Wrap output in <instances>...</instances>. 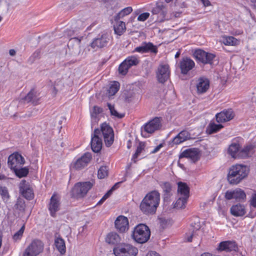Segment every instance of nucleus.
<instances>
[{
	"label": "nucleus",
	"mask_w": 256,
	"mask_h": 256,
	"mask_svg": "<svg viewBox=\"0 0 256 256\" xmlns=\"http://www.w3.org/2000/svg\"><path fill=\"white\" fill-rule=\"evenodd\" d=\"M249 172V168L246 166L236 164L229 170L227 179L231 184H237L246 178Z\"/></svg>",
	"instance_id": "f03ea898"
},
{
	"label": "nucleus",
	"mask_w": 256,
	"mask_h": 256,
	"mask_svg": "<svg viewBox=\"0 0 256 256\" xmlns=\"http://www.w3.org/2000/svg\"><path fill=\"white\" fill-rule=\"evenodd\" d=\"M110 192H108L101 198V200L98 202L97 204H102L110 196Z\"/></svg>",
	"instance_id": "e2e57ef3"
},
{
	"label": "nucleus",
	"mask_w": 256,
	"mask_h": 256,
	"mask_svg": "<svg viewBox=\"0 0 256 256\" xmlns=\"http://www.w3.org/2000/svg\"><path fill=\"white\" fill-rule=\"evenodd\" d=\"M162 126L160 118L156 117L144 125V130L149 134L154 132L160 128Z\"/></svg>",
	"instance_id": "dca6fc26"
},
{
	"label": "nucleus",
	"mask_w": 256,
	"mask_h": 256,
	"mask_svg": "<svg viewBox=\"0 0 256 256\" xmlns=\"http://www.w3.org/2000/svg\"><path fill=\"white\" fill-rule=\"evenodd\" d=\"M100 136V131L98 128L94 130L92 135L91 148L94 152H98L102 148V142Z\"/></svg>",
	"instance_id": "f8f14e48"
},
{
	"label": "nucleus",
	"mask_w": 256,
	"mask_h": 256,
	"mask_svg": "<svg viewBox=\"0 0 256 256\" xmlns=\"http://www.w3.org/2000/svg\"><path fill=\"white\" fill-rule=\"evenodd\" d=\"M144 144L142 142H140L139 145L138 146L134 154L133 155L132 158L134 160L136 158L139 154L142 152V150L144 149Z\"/></svg>",
	"instance_id": "603ef678"
},
{
	"label": "nucleus",
	"mask_w": 256,
	"mask_h": 256,
	"mask_svg": "<svg viewBox=\"0 0 256 256\" xmlns=\"http://www.w3.org/2000/svg\"><path fill=\"white\" fill-rule=\"evenodd\" d=\"M100 134H102L106 146H110L114 142V133L112 128L107 124L103 123L100 126Z\"/></svg>",
	"instance_id": "6e6552de"
},
{
	"label": "nucleus",
	"mask_w": 256,
	"mask_h": 256,
	"mask_svg": "<svg viewBox=\"0 0 256 256\" xmlns=\"http://www.w3.org/2000/svg\"><path fill=\"white\" fill-rule=\"evenodd\" d=\"M120 241V238L118 234L114 232L108 233L106 238V242L112 245L117 244Z\"/></svg>",
	"instance_id": "cd10ccee"
},
{
	"label": "nucleus",
	"mask_w": 256,
	"mask_h": 256,
	"mask_svg": "<svg viewBox=\"0 0 256 256\" xmlns=\"http://www.w3.org/2000/svg\"><path fill=\"white\" fill-rule=\"evenodd\" d=\"M216 252L215 254H214L213 256H224L222 254L220 255L219 253L224 250V241L221 242L218 247L216 249Z\"/></svg>",
	"instance_id": "864d4df0"
},
{
	"label": "nucleus",
	"mask_w": 256,
	"mask_h": 256,
	"mask_svg": "<svg viewBox=\"0 0 256 256\" xmlns=\"http://www.w3.org/2000/svg\"><path fill=\"white\" fill-rule=\"evenodd\" d=\"M250 204L252 206L256 208V191L252 195Z\"/></svg>",
	"instance_id": "69168bd1"
},
{
	"label": "nucleus",
	"mask_w": 256,
	"mask_h": 256,
	"mask_svg": "<svg viewBox=\"0 0 256 256\" xmlns=\"http://www.w3.org/2000/svg\"><path fill=\"white\" fill-rule=\"evenodd\" d=\"M223 127L222 124H216L214 122L211 121L206 128V132L208 134H212L217 132Z\"/></svg>",
	"instance_id": "c756f323"
},
{
	"label": "nucleus",
	"mask_w": 256,
	"mask_h": 256,
	"mask_svg": "<svg viewBox=\"0 0 256 256\" xmlns=\"http://www.w3.org/2000/svg\"><path fill=\"white\" fill-rule=\"evenodd\" d=\"M252 154V146H247L237 154L238 158H246L250 156Z\"/></svg>",
	"instance_id": "bb28decb"
},
{
	"label": "nucleus",
	"mask_w": 256,
	"mask_h": 256,
	"mask_svg": "<svg viewBox=\"0 0 256 256\" xmlns=\"http://www.w3.org/2000/svg\"><path fill=\"white\" fill-rule=\"evenodd\" d=\"M224 200L222 199L218 200V204L219 212L222 214H224V210H222V204Z\"/></svg>",
	"instance_id": "680f3d73"
},
{
	"label": "nucleus",
	"mask_w": 256,
	"mask_h": 256,
	"mask_svg": "<svg viewBox=\"0 0 256 256\" xmlns=\"http://www.w3.org/2000/svg\"><path fill=\"white\" fill-rule=\"evenodd\" d=\"M152 12L153 14H160L162 16L161 11L156 6L152 10Z\"/></svg>",
	"instance_id": "338daca9"
},
{
	"label": "nucleus",
	"mask_w": 256,
	"mask_h": 256,
	"mask_svg": "<svg viewBox=\"0 0 256 256\" xmlns=\"http://www.w3.org/2000/svg\"><path fill=\"white\" fill-rule=\"evenodd\" d=\"M150 236V232L148 227L142 224H139L134 228L132 234L134 240L140 244L146 242Z\"/></svg>",
	"instance_id": "7ed1b4c3"
},
{
	"label": "nucleus",
	"mask_w": 256,
	"mask_h": 256,
	"mask_svg": "<svg viewBox=\"0 0 256 256\" xmlns=\"http://www.w3.org/2000/svg\"><path fill=\"white\" fill-rule=\"evenodd\" d=\"M116 256H136L138 254L137 248L128 244H121L113 249Z\"/></svg>",
	"instance_id": "39448f33"
},
{
	"label": "nucleus",
	"mask_w": 256,
	"mask_h": 256,
	"mask_svg": "<svg viewBox=\"0 0 256 256\" xmlns=\"http://www.w3.org/2000/svg\"><path fill=\"white\" fill-rule=\"evenodd\" d=\"M178 192L180 196L188 198L190 196V188L185 182H182L178 183Z\"/></svg>",
	"instance_id": "a878e982"
},
{
	"label": "nucleus",
	"mask_w": 256,
	"mask_h": 256,
	"mask_svg": "<svg viewBox=\"0 0 256 256\" xmlns=\"http://www.w3.org/2000/svg\"><path fill=\"white\" fill-rule=\"evenodd\" d=\"M210 82L208 79L204 78H200L198 80L196 88L198 92L202 94L206 92L208 89Z\"/></svg>",
	"instance_id": "5701e85b"
},
{
	"label": "nucleus",
	"mask_w": 256,
	"mask_h": 256,
	"mask_svg": "<svg viewBox=\"0 0 256 256\" xmlns=\"http://www.w3.org/2000/svg\"><path fill=\"white\" fill-rule=\"evenodd\" d=\"M200 225L199 223L191 224L189 232L186 233L185 240L188 242H192V240L199 246L202 240V232L200 230Z\"/></svg>",
	"instance_id": "0eeeda50"
},
{
	"label": "nucleus",
	"mask_w": 256,
	"mask_h": 256,
	"mask_svg": "<svg viewBox=\"0 0 256 256\" xmlns=\"http://www.w3.org/2000/svg\"><path fill=\"white\" fill-rule=\"evenodd\" d=\"M132 12V8L131 6L125 8L114 16V20L115 21H118L125 16L130 14Z\"/></svg>",
	"instance_id": "473e14b6"
},
{
	"label": "nucleus",
	"mask_w": 256,
	"mask_h": 256,
	"mask_svg": "<svg viewBox=\"0 0 256 256\" xmlns=\"http://www.w3.org/2000/svg\"><path fill=\"white\" fill-rule=\"evenodd\" d=\"M156 7L161 11L162 18H164L166 14V9L164 2H158L156 4Z\"/></svg>",
	"instance_id": "09e8293b"
},
{
	"label": "nucleus",
	"mask_w": 256,
	"mask_h": 256,
	"mask_svg": "<svg viewBox=\"0 0 256 256\" xmlns=\"http://www.w3.org/2000/svg\"><path fill=\"white\" fill-rule=\"evenodd\" d=\"M178 136L182 137V139L185 141L190 138V134L186 130H182L178 134Z\"/></svg>",
	"instance_id": "4d7b16f0"
},
{
	"label": "nucleus",
	"mask_w": 256,
	"mask_h": 256,
	"mask_svg": "<svg viewBox=\"0 0 256 256\" xmlns=\"http://www.w3.org/2000/svg\"><path fill=\"white\" fill-rule=\"evenodd\" d=\"M160 200V194L158 190H154L149 192L140 202V210L146 215L154 214L159 206Z\"/></svg>",
	"instance_id": "f257e3e1"
},
{
	"label": "nucleus",
	"mask_w": 256,
	"mask_h": 256,
	"mask_svg": "<svg viewBox=\"0 0 256 256\" xmlns=\"http://www.w3.org/2000/svg\"><path fill=\"white\" fill-rule=\"evenodd\" d=\"M25 206V202L22 199L20 198L17 199L16 204L14 205L16 209L22 212L24 210Z\"/></svg>",
	"instance_id": "a18cd8bd"
},
{
	"label": "nucleus",
	"mask_w": 256,
	"mask_h": 256,
	"mask_svg": "<svg viewBox=\"0 0 256 256\" xmlns=\"http://www.w3.org/2000/svg\"><path fill=\"white\" fill-rule=\"evenodd\" d=\"M216 119L218 124H220V123L223 122H224V112H220L218 113L216 115Z\"/></svg>",
	"instance_id": "5fc2aeb1"
},
{
	"label": "nucleus",
	"mask_w": 256,
	"mask_h": 256,
	"mask_svg": "<svg viewBox=\"0 0 256 256\" xmlns=\"http://www.w3.org/2000/svg\"><path fill=\"white\" fill-rule=\"evenodd\" d=\"M225 198L228 200L234 198L238 202H242L246 199V194L242 190L237 188L233 190H228L225 193Z\"/></svg>",
	"instance_id": "ddd939ff"
},
{
	"label": "nucleus",
	"mask_w": 256,
	"mask_h": 256,
	"mask_svg": "<svg viewBox=\"0 0 256 256\" xmlns=\"http://www.w3.org/2000/svg\"><path fill=\"white\" fill-rule=\"evenodd\" d=\"M20 190L22 196L28 200H32L33 198L34 194L32 190L30 188L28 183L25 180H22L20 183Z\"/></svg>",
	"instance_id": "412c9836"
},
{
	"label": "nucleus",
	"mask_w": 256,
	"mask_h": 256,
	"mask_svg": "<svg viewBox=\"0 0 256 256\" xmlns=\"http://www.w3.org/2000/svg\"><path fill=\"white\" fill-rule=\"evenodd\" d=\"M195 58L204 64H212L215 55L207 52L202 50H196L193 54Z\"/></svg>",
	"instance_id": "9d476101"
},
{
	"label": "nucleus",
	"mask_w": 256,
	"mask_h": 256,
	"mask_svg": "<svg viewBox=\"0 0 256 256\" xmlns=\"http://www.w3.org/2000/svg\"><path fill=\"white\" fill-rule=\"evenodd\" d=\"M108 109L110 110V114L114 116L116 118H122L124 116V114H119L115 109L114 106L112 105L110 103H108L107 104Z\"/></svg>",
	"instance_id": "c03bdc74"
},
{
	"label": "nucleus",
	"mask_w": 256,
	"mask_h": 256,
	"mask_svg": "<svg viewBox=\"0 0 256 256\" xmlns=\"http://www.w3.org/2000/svg\"><path fill=\"white\" fill-rule=\"evenodd\" d=\"M240 146L238 144H232L228 150V153L232 156V158H237V154L239 152Z\"/></svg>",
	"instance_id": "e433bc0d"
},
{
	"label": "nucleus",
	"mask_w": 256,
	"mask_h": 256,
	"mask_svg": "<svg viewBox=\"0 0 256 256\" xmlns=\"http://www.w3.org/2000/svg\"><path fill=\"white\" fill-rule=\"evenodd\" d=\"M108 176V169L106 166H101L98 172V178L102 179Z\"/></svg>",
	"instance_id": "79ce46f5"
},
{
	"label": "nucleus",
	"mask_w": 256,
	"mask_h": 256,
	"mask_svg": "<svg viewBox=\"0 0 256 256\" xmlns=\"http://www.w3.org/2000/svg\"><path fill=\"white\" fill-rule=\"evenodd\" d=\"M40 99L39 94L34 90H32L24 98L26 101L28 102H31L34 105L38 104Z\"/></svg>",
	"instance_id": "393cba45"
},
{
	"label": "nucleus",
	"mask_w": 256,
	"mask_h": 256,
	"mask_svg": "<svg viewBox=\"0 0 256 256\" xmlns=\"http://www.w3.org/2000/svg\"><path fill=\"white\" fill-rule=\"evenodd\" d=\"M159 220H160V226L162 228H164L166 226L168 222V220H166V219H165L164 218H160Z\"/></svg>",
	"instance_id": "0e129e2a"
},
{
	"label": "nucleus",
	"mask_w": 256,
	"mask_h": 256,
	"mask_svg": "<svg viewBox=\"0 0 256 256\" xmlns=\"http://www.w3.org/2000/svg\"><path fill=\"white\" fill-rule=\"evenodd\" d=\"M110 41V36L107 32L99 34L90 44L94 49L102 48L107 46Z\"/></svg>",
	"instance_id": "1a4fd4ad"
},
{
	"label": "nucleus",
	"mask_w": 256,
	"mask_h": 256,
	"mask_svg": "<svg viewBox=\"0 0 256 256\" xmlns=\"http://www.w3.org/2000/svg\"><path fill=\"white\" fill-rule=\"evenodd\" d=\"M44 248V242L39 239H34L25 249L22 256H37L43 252Z\"/></svg>",
	"instance_id": "20e7f679"
},
{
	"label": "nucleus",
	"mask_w": 256,
	"mask_h": 256,
	"mask_svg": "<svg viewBox=\"0 0 256 256\" xmlns=\"http://www.w3.org/2000/svg\"><path fill=\"white\" fill-rule=\"evenodd\" d=\"M92 159V155L89 152L85 153L81 158H78L74 164L76 170H80L86 166Z\"/></svg>",
	"instance_id": "aec40b11"
},
{
	"label": "nucleus",
	"mask_w": 256,
	"mask_h": 256,
	"mask_svg": "<svg viewBox=\"0 0 256 256\" xmlns=\"http://www.w3.org/2000/svg\"><path fill=\"white\" fill-rule=\"evenodd\" d=\"M230 212L234 216H242L246 213L244 206L240 204L233 206L230 208Z\"/></svg>",
	"instance_id": "c85d7f7f"
},
{
	"label": "nucleus",
	"mask_w": 256,
	"mask_h": 256,
	"mask_svg": "<svg viewBox=\"0 0 256 256\" xmlns=\"http://www.w3.org/2000/svg\"><path fill=\"white\" fill-rule=\"evenodd\" d=\"M8 165H10L12 168H16V162L15 160V155L14 154H13L10 155L8 158Z\"/></svg>",
	"instance_id": "8fccbe9b"
},
{
	"label": "nucleus",
	"mask_w": 256,
	"mask_h": 256,
	"mask_svg": "<svg viewBox=\"0 0 256 256\" xmlns=\"http://www.w3.org/2000/svg\"><path fill=\"white\" fill-rule=\"evenodd\" d=\"M188 198L180 196L174 204V208L177 209L184 208L186 206Z\"/></svg>",
	"instance_id": "c9c22d12"
},
{
	"label": "nucleus",
	"mask_w": 256,
	"mask_h": 256,
	"mask_svg": "<svg viewBox=\"0 0 256 256\" xmlns=\"http://www.w3.org/2000/svg\"><path fill=\"white\" fill-rule=\"evenodd\" d=\"M146 256H160L158 253L156 252L152 251L148 253Z\"/></svg>",
	"instance_id": "774afa93"
},
{
	"label": "nucleus",
	"mask_w": 256,
	"mask_h": 256,
	"mask_svg": "<svg viewBox=\"0 0 256 256\" xmlns=\"http://www.w3.org/2000/svg\"><path fill=\"white\" fill-rule=\"evenodd\" d=\"M120 88V84L118 82H114L112 84L108 90V96H112L114 95L118 90Z\"/></svg>",
	"instance_id": "ea45409f"
},
{
	"label": "nucleus",
	"mask_w": 256,
	"mask_h": 256,
	"mask_svg": "<svg viewBox=\"0 0 256 256\" xmlns=\"http://www.w3.org/2000/svg\"><path fill=\"white\" fill-rule=\"evenodd\" d=\"M140 52L141 54L150 53L156 55L158 52L157 46L154 45L150 42H143L142 44L136 48L132 52Z\"/></svg>",
	"instance_id": "9b49d317"
},
{
	"label": "nucleus",
	"mask_w": 256,
	"mask_h": 256,
	"mask_svg": "<svg viewBox=\"0 0 256 256\" xmlns=\"http://www.w3.org/2000/svg\"><path fill=\"white\" fill-rule=\"evenodd\" d=\"M94 184L90 182L76 184L72 191V196L76 198H84L92 188Z\"/></svg>",
	"instance_id": "423d86ee"
},
{
	"label": "nucleus",
	"mask_w": 256,
	"mask_h": 256,
	"mask_svg": "<svg viewBox=\"0 0 256 256\" xmlns=\"http://www.w3.org/2000/svg\"><path fill=\"white\" fill-rule=\"evenodd\" d=\"M124 62L130 68L132 66L137 65L139 63V60L136 56H132L128 57Z\"/></svg>",
	"instance_id": "58836bf2"
},
{
	"label": "nucleus",
	"mask_w": 256,
	"mask_h": 256,
	"mask_svg": "<svg viewBox=\"0 0 256 256\" xmlns=\"http://www.w3.org/2000/svg\"><path fill=\"white\" fill-rule=\"evenodd\" d=\"M150 16L148 12H144L140 14L138 18V20L139 21L144 22Z\"/></svg>",
	"instance_id": "bf43d9fd"
},
{
	"label": "nucleus",
	"mask_w": 256,
	"mask_h": 256,
	"mask_svg": "<svg viewBox=\"0 0 256 256\" xmlns=\"http://www.w3.org/2000/svg\"><path fill=\"white\" fill-rule=\"evenodd\" d=\"M195 66L194 62L188 58H183L180 62V68L181 73L186 74L188 72L192 70Z\"/></svg>",
	"instance_id": "f3484780"
},
{
	"label": "nucleus",
	"mask_w": 256,
	"mask_h": 256,
	"mask_svg": "<svg viewBox=\"0 0 256 256\" xmlns=\"http://www.w3.org/2000/svg\"><path fill=\"white\" fill-rule=\"evenodd\" d=\"M170 71L168 64H160L156 72V77L158 81L160 83H164L170 78Z\"/></svg>",
	"instance_id": "4468645a"
},
{
	"label": "nucleus",
	"mask_w": 256,
	"mask_h": 256,
	"mask_svg": "<svg viewBox=\"0 0 256 256\" xmlns=\"http://www.w3.org/2000/svg\"><path fill=\"white\" fill-rule=\"evenodd\" d=\"M238 249V246L235 241H225V252H236Z\"/></svg>",
	"instance_id": "7c9ffc66"
},
{
	"label": "nucleus",
	"mask_w": 256,
	"mask_h": 256,
	"mask_svg": "<svg viewBox=\"0 0 256 256\" xmlns=\"http://www.w3.org/2000/svg\"><path fill=\"white\" fill-rule=\"evenodd\" d=\"M244 59L238 56H234L232 57L230 62V66L234 69L236 70H242L244 69Z\"/></svg>",
	"instance_id": "b1692460"
},
{
	"label": "nucleus",
	"mask_w": 256,
	"mask_h": 256,
	"mask_svg": "<svg viewBox=\"0 0 256 256\" xmlns=\"http://www.w3.org/2000/svg\"><path fill=\"white\" fill-rule=\"evenodd\" d=\"M60 198L56 194H53L50 198L49 210L52 216H56V212L60 210Z\"/></svg>",
	"instance_id": "4be33fe9"
},
{
	"label": "nucleus",
	"mask_w": 256,
	"mask_h": 256,
	"mask_svg": "<svg viewBox=\"0 0 256 256\" xmlns=\"http://www.w3.org/2000/svg\"><path fill=\"white\" fill-rule=\"evenodd\" d=\"M236 116L235 112L232 109L229 108L225 110V122L232 120Z\"/></svg>",
	"instance_id": "49530a36"
},
{
	"label": "nucleus",
	"mask_w": 256,
	"mask_h": 256,
	"mask_svg": "<svg viewBox=\"0 0 256 256\" xmlns=\"http://www.w3.org/2000/svg\"><path fill=\"white\" fill-rule=\"evenodd\" d=\"M56 248L61 254L66 252V245L64 240L61 238H57L54 240Z\"/></svg>",
	"instance_id": "2f4dec72"
},
{
	"label": "nucleus",
	"mask_w": 256,
	"mask_h": 256,
	"mask_svg": "<svg viewBox=\"0 0 256 256\" xmlns=\"http://www.w3.org/2000/svg\"><path fill=\"white\" fill-rule=\"evenodd\" d=\"M190 158L193 162L199 159V151L196 148H191L184 150L179 156L180 158Z\"/></svg>",
	"instance_id": "6ab92c4d"
},
{
	"label": "nucleus",
	"mask_w": 256,
	"mask_h": 256,
	"mask_svg": "<svg viewBox=\"0 0 256 256\" xmlns=\"http://www.w3.org/2000/svg\"><path fill=\"white\" fill-rule=\"evenodd\" d=\"M14 170L16 174L19 178L26 176L28 173V169L26 167L21 168H16Z\"/></svg>",
	"instance_id": "a19ab883"
},
{
	"label": "nucleus",
	"mask_w": 256,
	"mask_h": 256,
	"mask_svg": "<svg viewBox=\"0 0 256 256\" xmlns=\"http://www.w3.org/2000/svg\"><path fill=\"white\" fill-rule=\"evenodd\" d=\"M0 194L3 200L5 202H7L10 198V195L7 188L6 187H0Z\"/></svg>",
	"instance_id": "37998d69"
},
{
	"label": "nucleus",
	"mask_w": 256,
	"mask_h": 256,
	"mask_svg": "<svg viewBox=\"0 0 256 256\" xmlns=\"http://www.w3.org/2000/svg\"><path fill=\"white\" fill-rule=\"evenodd\" d=\"M160 186L164 192V198L169 197L172 190V186L168 182H162L160 184Z\"/></svg>",
	"instance_id": "f704fd0d"
},
{
	"label": "nucleus",
	"mask_w": 256,
	"mask_h": 256,
	"mask_svg": "<svg viewBox=\"0 0 256 256\" xmlns=\"http://www.w3.org/2000/svg\"><path fill=\"white\" fill-rule=\"evenodd\" d=\"M184 142L182 137L178 136V134L175 136L172 140V143L174 144H178Z\"/></svg>",
	"instance_id": "052dcab7"
},
{
	"label": "nucleus",
	"mask_w": 256,
	"mask_h": 256,
	"mask_svg": "<svg viewBox=\"0 0 256 256\" xmlns=\"http://www.w3.org/2000/svg\"><path fill=\"white\" fill-rule=\"evenodd\" d=\"M130 68L126 65L124 62H122L118 67V72L122 75H126Z\"/></svg>",
	"instance_id": "de8ad7c7"
},
{
	"label": "nucleus",
	"mask_w": 256,
	"mask_h": 256,
	"mask_svg": "<svg viewBox=\"0 0 256 256\" xmlns=\"http://www.w3.org/2000/svg\"><path fill=\"white\" fill-rule=\"evenodd\" d=\"M116 25L114 26V30L116 34L121 36L126 30L125 23L122 21H117Z\"/></svg>",
	"instance_id": "72a5a7b5"
},
{
	"label": "nucleus",
	"mask_w": 256,
	"mask_h": 256,
	"mask_svg": "<svg viewBox=\"0 0 256 256\" xmlns=\"http://www.w3.org/2000/svg\"><path fill=\"white\" fill-rule=\"evenodd\" d=\"M102 112V108L98 106H94L92 110V112L91 113L92 117H96L98 114Z\"/></svg>",
	"instance_id": "13d9d810"
},
{
	"label": "nucleus",
	"mask_w": 256,
	"mask_h": 256,
	"mask_svg": "<svg viewBox=\"0 0 256 256\" xmlns=\"http://www.w3.org/2000/svg\"><path fill=\"white\" fill-rule=\"evenodd\" d=\"M81 40L78 38H71L68 43V46L72 54L78 56L80 52Z\"/></svg>",
	"instance_id": "2eb2a0df"
},
{
	"label": "nucleus",
	"mask_w": 256,
	"mask_h": 256,
	"mask_svg": "<svg viewBox=\"0 0 256 256\" xmlns=\"http://www.w3.org/2000/svg\"><path fill=\"white\" fill-rule=\"evenodd\" d=\"M115 227L120 232H125L128 229V220L126 217L123 216H118L114 222Z\"/></svg>",
	"instance_id": "a211bd4d"
},
{
	"label": "nucleus",
	"mask_w": 256,
	"mask_h": 256,
	"mask_svg": "<svg viewBox=\"0 0 256 256\" xmlns=\"http://www.w3.org/2000/svg\"><path fill=\"white\" fill-rule=\"evenodd\" d=\"M240 44V40L232 36H225V45L236 46Z\"/></svg>",
	"instance_id": "4c0bfd02"
},
{
	"label": "nucleus",
	"mask_w": 256,
	"mask_h": 256,
	"mask_svg": "<svg viewBox=\"0 0 256 256\" xmlns=\"http://www.w3.org/2000/svg\"><path fill=\"white\" fill-rule=\"evenodd\" d=\"M15 155V160H16V165L17 164H24V158L20 155V154H18V153L14 154Z\"/></svg>",
	"instance_id": "6e6d98bb"
},
{
	"label": "nucleus",
	"mask_w": 256,
	"mask_h": 256,
	"mask_svg": "<svg viewBox=\"0 0 256 256\" xmlns=\"http://www.w3.org/2000/svg\"><path fill=\"white\" fill-rule=\"evenodd\" d=\"M24 230V226H23L18 231L14 234L13 236V238L15 241L20 240L23 234Z\"/></svg>",
	"instance_id": "3c124183"
}]
</instances>
